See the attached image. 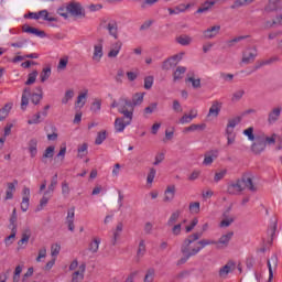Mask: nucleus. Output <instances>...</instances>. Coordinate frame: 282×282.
Returning a JSON list of instances; mask_svg holds the SVG:
<instances>
[{
  "instance_id": "6ab92c4d",
  "label": "nucleus",
  "mask_w": 282,
  "mask_h": 282,
  "mask_svg": "<svg viewBox=\"0 0 282 282\" xmlns=\"http://www.w3.org/2000/svg\"><path fill=\"white\" fill-rule=\"evenodd\" d=\"M230 214V207L223 214L224 219L220 221V228H228L234 221V217H229Z\"/></svg>"
},
{
  "instance_id": "412c9836",
  "label": "nucleus",
  "mask_w": 282,
  "mask_h": 282,
  "mask_svg": "<svg viewBox=\"0 0 282 282\" xmlns=\"http://www.w3.org/2000/svg\"><path fill=\"white\" fill-rule=\"evenodd\" d=\"M220 111H221V102L215 100V101H213V105L209 108L208 116H214V118H217V116H219Z\"/></svg>"
},
{
  "instance_id": "f704fd0d",
  "label": "nucleus",
  "mask_w": 282,
  "mask_h": 282,
  "mask_svg": "<svg viewBox=\"0 0 282 282\" xmlns=\"http://www.w3.org/2000/svg\"><path fill=\"white\" fill-rule=\"evenodd\" d=\"M276 226H278L276 220H272L271 225L267 230V235L271 237L270 241H274V235H276Z\"/></svg>"
},
{
  "instance_id": "0eeeda50",
  "label": "nucleus",
  "mask_w": 282,
  "mask_h": 282,
  "mask_svg": "<svg viewBox=\"0 0 282 282\" xmlns=\"http://www.w3.org/2000/svg\"><path fill=\"white\" fill-rule=\"evenodd\" d=\"M267 265L269 268V280L268 282H272V279H274V271L276 268H279V256L276 253H273L268 260ZM273 268V270H272Z\"/></svg>"
},
{
  "instance_id": "b1692460",
  "label": "nucleus",
  "mask_w": 282,
  "mask_h": 282,
  "mask_svg": "<svg viewBox=\"0 0 282 282\" xmlns=\"http://www.w3.org/2000/svg\"><path fill=\"white\" fill-rule=\"evenodd\" d=\"M172 199H175V185H169L166 187L163 202H171Z\"/></svg>"
},
{
  "instance_id": "aec40b11",
  "label": "nucleus",
  "mask_w": 282,
  "mask_h": 282,
  "mask_svg": "<svg viewBox=\"0 0 282 282\" xmlns=\"http://www.w3.org/2000/svg\"><path fill=\"white\" fill-rule=\"evenodd\" d=\"M120 50H122V42L118 41L112 44V48L108 53V58H116L120 54Z\"/></svg>"
},
{
  "instance_id": "69168bd1",
  "label": "nucleus",
  "mask_w": 282,
  "mask_h": 282,
  "mask_svg": "<svg viewBox=\"0 0 282 282\" xmlns=\"http://www.w3.org/2000/svg\"><path fill=\"white\" fill-rule=\"evenodd\" d=\"M155 173H156V171L154 167L150 169V172H149L148 178H147L148 184H153V180H155Z\"/></svg>"
},
{
  "instance_id": "39448f33",
  "label": "nucleus",
  "mask_w": 282,
  "mask_h": 282,
  "mask_svg": "<svg viewBox=\"0 0 282 282\" xmlns=\"http://www.w3.org/2000/svg\"><path fill=\"white\" fill-rule=\"evenodd\" d=\"M239 122H241V117L229 119L226 128L227 144H234L236 138L235 128L237 127V124H239Z\"/></svg>"
},
{
  "instance_id": "f257e3e1",
  "label": "nucleus",
  "mask_w": 282,
  "mask_h": 282,
  "mask_svg": "<svg viewBox=\"0 0 282 282\" xmlns=\"http://www.w3.org/2000/svg\"><path fill=\"white\" fill-rule=\"evenodd\" d=\"M204 234L203 232H195L189 235L184 241L183 245L181 246V252L182 254H184L183 258H181L177 262L176 265H184V263H186V261H188V259L191 257H195L196 254H199V251L204 250V248H206V246H210V243H216L215 241L210 240V239H202V236ZM195 241H198V247L193 248L191 250V243H195Z\"/></svg>"
},
{
  "instance_id": "9b49d317",
  "label": "nucleus",
  "mask_w": 282,
  "mask_h": 282,
  "mask_svg": "<svg viewBox=\"0 0 282 282\" xmlns=\"http://www.w3.org/2000/svg\"><path fill=\"white\" fill-rule=\"evenodd\" d=\"M220 31L221 25H214L212 28H208L203 32V39H215V36H217Z\"/></svg>"
},
{
  "instance_id": "ddd939ff",
  "label": "nucleus",
  "mask_w": 282,
  "mask_h": 282,
  "mask_svg": "<svg viewBox=\"0 0 282 282\" xmlns=\"http://www.w3.org/2000/svg\"><path fill=\"white\" fill-rule=\"evenodd\" d=\"M29 96H32V90L30 89V87H26L23 89V93H22V99H21L22 111H25V109H28V105H30Z\"/></svg>"
},
{
  "instance_id": "2eb2a0df",
  "label": "nucleus",
  "mask_w": 282,
  "mask_h": 282,
  "mask_svg": "<svg viewBox=\"0 0 282 282\" xmlns=\"http://www.w3.org/2000/svg\"><path fill=\"white\" fill-rule=\"evenodd\" d=\"M235 270V262L229 261L227 264H225L223 268L219 270V276L221 279H226L230 272Z\"/></svg>"
},
{
  "instance_id": "7c9ffc66",
  "label": "nucleus",
  "mask_w": 282,
  "mask_h": 282,
  "mask_svg": "<svg viewBox=\"0 0 282 282\" xmlns=\"http://www.w3.org/2000/svg\"><path fill=\"white\" fill-rule=\"evenodd\" d=\"M144 101V93H137L133 95L132 97V107H138V105H142V102Z\"/></svg>"
},
{
  "instance_id": "58836bf2",
  "label": "nucleus",
  "mask_w": 282,
  "mask_h": 282,
  "mask_svg": "<svg viewBox=\"0 0 282 282\" xmlns=\"http://www.w3.org/2000/svg\"><path fill=\"white\" fill-rule=\"evenodd\" d=\"M52 76V67L47 66L43 68V70L40 74L41 83H45Z\"/></svg>"
},
{
  "instance_id": "473e14b6",
  "label": "nucleus",
  "mask_w": 282,
  "mask_h": 282,
  "mask_svg": "<svg viewBox=\"0 0 282 282\" xmlns=\"http://www.w3.org/2000/svg\"><path fill=\"white\" fill-rule=\"evenodd\" d=\"M183 74H186V67H184V66H178L177 68H176V70L174 72V74H173V80H174V83H177V80H182V78H183Z\"/></svg>"
},
{
  "instance_id": "423d86ee",
  "label": "nucleus",
  "mask_w": 282,
  "mask_h": 282,
  "mask_svg": "<svg viewBox=\"0 0 282 282\" xmlns=\"http://www.w3.org/2000/svg\"><path fill=\"white\" fill-rule=\"evenodd\" d=\"M66 10L72 14V17H82L85 19V9H83L80 2H70L66 7Z\"/></svg>"
},
{
  "instance_id": "0e129e2a",
  "label": "nucleus",
  "mask_w": 282,
  "mask_h": 282,
  "mask_svg": "<svg viewBox=\"0 0 282 282\" xmlns=\"http://www.w3.org/2000/svg\"><path fill=\"white\" fill-rule=\"evenodd\" d=\"M59 253H61V245L58 243L52 245L51 247L52 257H58Z\"/></svg>"
},
{
  "instance_id": "bf43d9fd",
  "label": "nucleus",
  "mask_w": 282,
  "mask_h": 282,
  "mask_svg": "<svg viewBox=\"0 0 282 282\" xmlns=\"http://www.w3.org/2000/svg\"><path fill=\"white\" fill-rule=\"evenodd\" d=\"M87 143H83L82 145L78 147V158H85V155H87Z\"/></svg>"
},
{
  "instance_id": "c756f323",
  "label": "nucleus",
  "mask_w": 282,
  "mask_h": 282,
  "mask_svg": "<svg viewBox=\"0 0 282 282\" xmlns=\"http://www.w3.org/2000/svg\"><path fill=\"white\" fill-rule=\"evenodd\" d=\"M39 145V141L36 139H31L29 142V151L31 153V158H36V153H39V150L36 147Z\"/></svg>"
},
{
  "instance_id": "ea45409f",
  "label": "nucleus",
  "mask_w": 282,
  "mask_h": 282,
  "mask_svg": "<svg viewBox=\"0 0 282 282\" xmlns=\"http://www.w3.org/2000/svg\"><path fill=\"white\" fill-rule=\"evenodd\" d=\"M122 228H124V225H122V223H118L116 231L113 232L112 246H116L118 239L120 238V232L122 231Z\"/></svg>"
},
{
  "instance_id": "c85d7f7f",
  "label": "nucleus",
  "mask_w": 282,
  "mask_h": 282,
  "mask_svg": "<svg viewBox=\"0 0 282 282\" xmlns=\"http://www.w3.org/2000/svg\"><path fill=\"white\" fill-rule=\"evenodd\" d=\"M176 43H178V45H191V43H193V37L183 34L176 37Z\"/></svg>"
},
{
  "instance_id": "a211bd4d",
  "label": "nucleus",
  "mask_w": 282,
  "mask_h": 282,
  "mask_svg": "<svg viewBox=\"0 0 282 282\" xmlns=\"http://www.w3.org/2000/svg\"><path fill=\"white\" fill-rule=\"evenodd\" d=\"M19 184L18 180H13L12 183H8L7 186V193H6V199H12L14 197V191H17V185Z\"/></svg>"
},
{
  "instance_id": "c9c22d12",
  "label": "nucleus",
  "mask_w": 282,
  "mask_h": 282,
  "mask_svg": "<svg viewBox=\"0 0 282 282\" xmlns=\"http://www.w3.org/2000/svg\"><path fill=\"white\" fill-rule=\"evenodd\" d=\"M98 248H100V238H94L88 246V250L96 254V252H98Z\"/></svg>"
},
{
  "instance_id": "dca6fc26",
  "label": "nucleus",
  "mask_w": 282,
  "mask_h": 282,
  "mask_svg": "<svg viewBox=\"0 0 282 282\" xmlns=\"http://www.w3.org/2000/svg\"><path fill=\"white\" fill-rule=\"evenodd\" d=\"M234 235H235V232L229 231L228 234L221 236L218 241L214 240L216 243H210L209 246H219V243H220L221 246H225V248H226L228 246V243H230V240L232 239Z\"/></svg>"
},
{
  "instance_id": "2f4dec72",
  "label": "nucleus",
  "mask_w": 282,
  "mask_h": 282,
  "mask_svg": "<svg viewBox=\"0 0 282 282\" xmlns=\"http://www.w3.org/2000/svg\"><path fill=\"white\" fill-rule=\"evenodd\" d=\"M56 186H58V174H55L51 178V184L48 185L47 191L44 193V195H47V193H54L56 191Z\"/></svg>"
},
{
  "instance_id": "4468645a",
  "label": "nucleus",
  "mask_w": 282,
  "mask_h": 282,
  "mask_svg": "<svg viewBox=\"0 0 282 282\" xmlns=\"http://www.w3.org/2000/svg\"><path fill=\"white\" fill-rule=\"evenodd\" d=\"M217 155H219V151L217 150H212L209 152H206L203 164H205V166H210V164H213V162L217 160Z\"/></svg>"
},
{
  "instance_id": "13d9d810",
  "label": "nucleus",
  "mask_w": 282,
  "mask_h": 282,
  "mask_svg": "<svg viewBox=\"0 0 282 282\" xmlns=\"http://www.w3.org/2000/svg\"><path fill=\"white\" fill-rule=\"evenodd\" d=\"M226 173H228L227 170H221L220 172H216L215 176H214V182H221V180H224V177H226Z\"/></svg>"
},
{
  "instance_id": "f03ea898",
  "label": "nucleus",
  "mask_w": 282,
  "mask_h": 282,
  "mask_svg": "<svg viewBox=\"0 0 282 282\" xmlns=\"http://www.w3.org/2000/svg\"><path fill=\"white\" fill-rule=\"evenodd\" d=\"M248 140H250V151L253 155H261L265 151V147L276 144V133L271 137L265 135V132L261 130H254V128H248Z\"/></svg>"
},
{
  "instance_id": "8fccbe9b",
  "label": "nucleus",
  "mask_w": 282,
  "mask_h": 282,
  "mask_svg": "<svg viewBox=\"0 0 282 282\" xmlns=\"http://www.w3.org/2000/svg\"><path fill=\"white\" fill-rule=\"evenodd\" d=\"M107 140V130L98 132L97 138L95 140V144H102Z\"/></svg>"
},
{
  "instance_id": "603ef678",
  "label": "nucleus",
  "mask_w": 282,
  "mask_h": 282,
  "mask_svg": "<svg viewBox=\"0 0 282 282\" xmlns=\"http://www.w3.org/2000/svg\"><path fill=\"white\" fill-rule=\"evenodd\" d=\"M21 272H23V267L21 265L15 267V270L13 273V282L21 281Z\"/></svg>"
},
{
  "instance_id": "393cba45",
  "label": "nucleus",
  "mask_w": 282,
  "mask_h": 282,
  "mask_svg": "<svg viewBox=\"0 0 282 282\" xmlns=\"http://www.w3.org/2000/svg\"><path fill=\"white\" fill-rule=\"evenodd\" d=\"M98 45H95V51L93 55V59L97 61V63H100V58H102V40H99Z\"/></svg>"
},
{
  "instance_id": "4d7b16f0",
  "label": "nucleus",
  "mask_w": 282,
  "mask_h": 282,
  "mask_svg": "<svg viewBox=\"0 0 282 282\" xmlns=\"http://www.w3.org/2000/svg\"><path fill=\"white\" fill-rule=\"evenodd\" d=\"M67 63H69V57L68 56H64L59 59L57 69H67Z\"/></svg>"
},
{
  "instance_id": "f3484780",
  "label": "nucleus",
  "mask_w": 282,
  "mask_h": 282,
  "mask_svg": "<svg viewBox=\"0 0 282 282\" xmlns=\"http://www.w3.org/2000/svg\"><path fill=\"white\" fill-rule=\"evenodd\" d=\"M281 8V0H269L264 7V12H276Z\"/></svg>"
},
{
  "instance_id": "79ce46f5",
  "label": "nucleus",
  "mask_w": 282,
  "mask_h": 282,
  "mask_svg": "<svg viewBox=\"0 0 282 282\" xmlns=\"http://www.w3.org/2000/svg\"><path fill=\"white\" fill-rule=\"evenodd\" d=\"M199 210H200L199 202H192V203H189V213L192 215H199Z\"/></svg>"
},
{
  "instance_id": "3c124183",
  "label": "nucleus",
  "mask_w": 282,
  "mask_h": 282,
  "mask_svg": "<svg viewBox=\"0 0 282 282\" xmlns=\"http://www.w3.org/2000/svg\"><path fill=\"white\" fill-rule=\"evenodd\" d=\"M144 252H147V245L144 243V240H140L137 256L144 257Z\"/></svg>"
},
{
  "instance_id": "a18cd8bd",
  "label": "nucleus",
  "mask_w": 282,
  "mask_h": 282,
  "mask_svg": "<svg viewBox=\"0 0 282 282\" xmlns=\"http://www.w3.org/2000/svg\"><path fill=\"white\" fill-rule=\"evenodd\" d=\"M72 193V188H69V183L67 181L62 182V195L64 197H69V194Z\"/></svg>"
},
{
  "instance_id": "5fc2aeb1",
  "label": "nucleus",
  "mask_w": 282,
  "mask_h": 282,
  "mask_svg": "<svg viewBox=\"0 0 282 282\" xmlns=\"http://www.w3.org/2000/svg\"><path fill=\"white\" fill-rule=\"evenodd\" d=\"M17 208L13 209L12 212V215L10 217V225H9V228L12 229V228H15L17 230Z\"/></svg>"
},
{
  "instance_id": "1a4fd4ad",
  "label": "nucleus",
  "mask_w": 282,
  "mask_h": 282,
  "mask_svg": "<svg viewBox=\"0 0 282 282\" xmlns=\"http://www.w3.org/2000/svg\"><path fill=\"white\" fill-rule=\"evenodd\" d=\"M131 122H132V120H130V119L124 120V118H122V117L116 118V120H115V131L117 133H122V131H124V129L127 127H129V124H131Z\"/></svg>"
},
{
  "instance_id": "e2e57ef3",
  "label": "nucleus",
  "mask_w": 282,
  "mask_h": 282,
  "mask_svg": "<svg viewBox=\"0 0 282 282\" xmlns=\"http://www.w3.org/2000/svg\"><path fill=\"white\" fill-rule=\"evenodd\" d=\"M28 208H30V198L23 197L21 203V210L22 213H28Z\"/></svg>"
},
{
  "instance_id": "7ed1b4c3",
  "label": "nucleus",
  "mask_w": 282,
  "mask_h": 282,
  "mask_svg": "<svg viewBox=\"0 0 282 282\" xmlns=\"http://www.w3.org/2000/svg\"><path fill=\"white\" fill-rule=\"evenodd\" d=\"M111 109L118 108L119 113H122L126 120H133L134 107L131 99L121 97L118 101L113 100L110 105Z\"/></svg>"
},
{
  "instance_id": "bb28decb",
  "label": "nucleus",
  "mask_w": 282,
  "mask_h": 282,
  "mask_svg": "<svg viewBox=\"0 0 282 282\" xmlns=\"http://www.w3.org/2000/svg\"><path fill=\"white\" fill-rule=\"evenodd\" d=\"M55 147L51 145L48 148L45 149L43 155H42V162L45 164L47 161V159L52 160V158H54V151H55Z\"/></svg>"
},
{
  "instance_id": "4be33fe9",
  "label": "nucleus",
  "mask_w": 282,
  "mask_h": 282,
  "mask_svg": "<svg viewBox=\"0 0 282 282\" xmlns=\"http://www.w3.org/2000/svg\"><path fill=\"white\" fill-rule=\"evenodd\" d=\"M74 207L70 208L67 213V217H66V224L68 226V230H70V232H74V229L76 228V226L74 225Z\"/></svg>"
},
{
  "instance_id": "20e7f679",
  "label": "nucleus",
  "mask_w": 282,
  "mask_h": 282,
  "mask_svg": "<svg viewBox=\"0 0 282 282\" xmlns=\"http://www.w3.org/2000/svg\"><path fill=\"white\" fill-rule=\"evenodd\" d=\"M248 183L246 182V177L238 180L237 182H232L227 186V193L229 195H240L243 191H246Z\"/></svg>"
},
{
  "instance_id": "c03bdc74",
  "label": "nucleus",
  "mask_w": 282,
  "mask_h": 282,
  "mask_svg": "<svg viewBox=\"0 0 282 282\" xmlns=\"http://www.w3.org/2000/svg\"><path fill=\"white\" fill-rule=\"evenodd\" d=\"M180 215H182V212L180 209L174 212L167 220V226H173L177 221V219H180Z\"/></svg>"
},
{
  "instance_id": "774afa93",
  "label": "nucleus",
  "mask_w": 282,
  "mask_h": 282,
  "mask_svg": "<svg viewBox=\"0 0 282 282\" xmlns=\"http://www.w3.org/2000/svg\"><path fill=\"white\" fill-rule=\"evenodd\" d=\"M158 109V102H152L150 106L144 108V113H153Z\"/></svg>"
},
{
  "instance_id": "338daca9",
  "label": "nucleus",
  "mask_w": 282,
  "mask_h": 282,
  "mask_svg": "<svg viewBox=\"0 0 282 282\" xmlns=\"http://www.w3.org/2000/svg\"><path fill=\"white\" fill-rule=\"evenodd\" d=\"M153 87V76H148L144 78V89H151Z\"/></svg>"
},
{
  "instance_id": "4c0bfd02",
  "label": "nucleus",
  "mask_w": 282,
  "mask_h": 282,
  "mask_svg": "<svg viewBox=\"0 0 282 282\" xmlns=\"http://www.w3.org/2000/svg\"><path fill=\"white\" fill-rule=\"evenodd\" d=\"M185 83H192V87L193 89H202V79L197 78L195 79V77H187L185 79Z\"/></svg>"
},
{
  "instance_id": "5701e85b",
  "label": "nucleus",
  "mask_w": 282,
  "mask_h": 282,
  "mask_svg": "<svg viewBox=\"0 0 282 282\" xmlns=\"http://www.w3.org/2000/svg\"><path fill=\"white\" fill-rule=\"evenodd\" d=\"M248 191H250V193H257V191H259V178L254 176L248 178Z\"/></svg>"
},
{
  "instance_id": "09e8293b",
  "label": "nucleus",
  "mask_w": 282,
  "mask_h": 282,
  "mask_svg": "<svg viewBox=\"0 0 282 282\" xmlns=\"http://www.w3.org/2000/svg\"><path fill=\"white\" fill-rule=\"evenodd\" d=\"M36 76H39L37 70H33L32 73H30L25 85H34L36 83Z\"/></svg>"
},
{
  "instance_id": "cd10ccee",
  "label": "nucleus",
  "mask_w": 282,
  "mask_h": 282,
  "mask_svg": "<svg viewBox=\"0 0 282 282\" xmlns=\"http://www.w3.org/2000/svg\"><path fill=\"white\" fill-rule=\"evenodd\" d=\"M107 30L109 31L110 36H113V39H118V22H109L107 25Z\"/></svg>"
},
{
  "instance_id": "37998d69",
  "label": "nucleus",
  "mask_w": 282,
  "mask_h": 282,
  "mask_svg": "<svg viewBox=\"0 0 282 282\" xmlns=\"http://www.w3.org/2000/svg\"><path fill=\"white\" fill-rule=\"evenodd\" d=\"M11 109H12V104H7L3 108L0 109V118L2 120H6V118H8V113H10Z\"/></svg>"
},
{
  "instance_id": "052dcab7",
  "label": "nucleus",
  "mask_w": 282,
  "mask_h": 282,
  "mask_svg": "<svg viewBox=\"0 0 282 282\" xmlns=\"http://www.w3.org/2000/svg\"><path fill=\"white\" fill-rule=\"evenodd\" d=\"M73 98H74V90H67L65 93L64 98L62 99V104L67 105V102H69V100H72Z\"/></svg>"
},
{
  "instance_id": "6e6552de",
  "label": "nucleus",
  "mask_w": 282,
  "mask_h": 282,
  "mask_svg": "<svg viewBox=\"0 0 282 282\" xmlns=\"http://www.w3.org/2000/svg\"><path fill=\"white\" fill-rule=\"evenodd\" d=\"M180 61H182V54L174 55L163 62L162 69L164 72H169V69H172V67H177V63H180Z\"/></svg>"
},
{
  "instance_id": "9d476101",
  "label": "nucleus",
  "mask_w": 282,
  "mask_h": 282,
  "mask_svg": "<svg viewBox=\"0 0 282 282\" xmlns=\"http://www.w3.org/2000/svg\"><path fill=\"white\" fill-rule=\"evenodd\" d=\"M281 111H282L281 106L273 108L268 115V122L270 124H274L275 122H278L279 118H281Z\"/></svg>"
},
{
  "instance_id": "f8f14e48",
  "label": "nucleus",
  "mask_w": 282,
  "mask_h": 282,
  "mask_svg": "<svg viewBox=\"0 0 282 282\" xmlns=\"http://www.w3.org/2000/svg\"><path fill=\"white\" fill-rule=\"evenodd\" d=\"M22 32H25L26 34H34L35 36H40L41 39H45L46 34L45 31H41L36 28H32L28 24H24L22 26Z\"/></svg>"
},
{
  "instance_id": "72a5a7b5",
  "label": "nucleus",
  "mask_w": 282,
  "mask_h": 282,
  "mask_svg": "<svg viewBox=\"0 0 282 282\" xmlns=\"http://www.w3.org/2000/svg\"><path fill=\"white\" fill-rule=\"evenodd\" d=\"M215 6V1H205L198 9H197V14H203V12H208L210 8Z\"/></svg>"
},
{
  "instance_id": "a19ab883",
  "label": "nucleus",
  "mask_w": 282,
  "mask_h": 282,
  "mask_svg": "<svg viewBox=\"0 0 282 282\" xmlns=\"http://www.w3.org/2000/svg\"><path fill=\"white\" fill-rule=\"evenodd\" d=\"M197 129H199L200 131H204V129H206V123L203 124H191L189 127H186L184 129V133H188V131H197Z\"/></svg>"
},
{
  "instance_id": "680f3d73",
  "label": "nucleus",
  "mask_w": 282,
  "mask_h": 282,
  "mask_svg": "<svg viewBox=\"0 0 282 282\" xmlns=\"http://www.w3.org/2000/svg\"><path fill=\"white\" fill-rule=\"evenodd\" d=\"M15 238H17V229L13 227L11 228V235L4 239L6 245L10 246V243H12V239H15Z\"/></svg>"
},
{
  "instance_id": "e433bc0d",
  "label": "nucleus",
  "mask_w": 282,
  "mask_h": 282,
  "mask_svg": "<svg viewBox=\"0 0 282 282\" xmlns=\"http://www.w3.org/2000/svg\"><path fill=\"white\" fill-rule=\"evenodd\" d=\"M30 237H32V231L30 228H26L22 232V239L18 241V246H23V243H28L30 241Z\"/></svg>"
},
{
  "instance_id": "a878e982",
  "label": "nucleus",
  "mask_w": 282,
  "mask_h": 282,
  "mask_svg": "<svg viewBox=\"0 0 282 282\" xmlns=\"http://www.w3.org/2000/svg\"><path fill=\"white\" fill-rule=\"evenodd\" d=\"M37 91L40 93H33L31 95V102H33V105H39L41 100H43V88H41V86L37 87Z\"/></svg>"
},
{
  "instance_id": "6e6d98bb",
  "label": "nucleus",
  "mask_w": 282,
  "mask_h": 282,
  "mask_svg": "<svg viewBox=\"0 0 282 282\" xmlns=\"http://www.w3.org/2000/svg\"><path fill=\"white\" fill-rule=\"evenodd\" d=\"M245 39H248V36H238L232 40L227 41V47H235L236 43H239L240 41H243Z\"/></svg>"
},
{
  "instance_id": "864d4df0",
  "label": "nucleus",
  "mask_w": 282,
  "mask_h": 282,
  "mask_svg": "<svg viewBox=\"0 0 282 282\" xmlns=\"http://www.w3.org/2000/svg\"><path fill=\"white\" fill-rule=\"evenodd\" d=\"M197 116V112H195L194 115H184L181 119L180 122L181 124H186L188 122H192L193 119Z\"/></svg>"
},
{
  "instance_id": "49530a36",
  "label": "nucleus",
  "mask_w": 282,
  "mask_h": 282,
  "mask_svg": "<svg viewBox=\"0 0 282 282\" xmlns=\"http://www.w3.org/2000/svg\"><path fill=\"white\" fill-rule=\"evenodd\" d=\"M153 279H155V269L150 268V269H148L143 281L144 282H153Z\"/></svg>"
},
{
  "instance_id": "de8ad7c7",
  "label": "nucleus",
  "mask_w": 282,
  "mask_h": 282,
  "mask_svg": "<svg viewBox=\"0 0 282 282\" xmlns=\"http://www.w3.org/2000/svg\"><path fill=\"white\" fill-rule=\"evenodd\" d=\"M274 61H276V58H270L267 61L257 62L254 65V69H252L251 72H257V69H261V67H263V65H270V63H274Z\"/></svg>"
}]
</instances>
